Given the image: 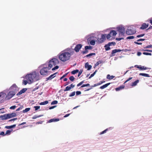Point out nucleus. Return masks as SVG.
Wrapping results in <instances>:
<instances>
[{
	"instance_id": "1",
	"label": "nucleus",
	"mask_w": 152,
	"mask_h": 152,
	"mask_svg": "<svg viewBox=\"0 0 152 152\" xmlns=\"http://www.w3.org/2000/svg\"><path fill=\"white\" fill-rule=\"evenodd\" d=\"M26 79L29 81V84H30L40 80L41 77L39 74L34 72L27 75L26 76Z\"/></svg>"
},
{
	"instance_id": "2",
	"label": "nucleus",
	"mask_w": 152,
	"mask_h": 152,
	"mask_svg": "<svg viewBox=\"0 0 152 152\" xmlns=\"http://www.w3.org/2000/svg\"><path fill=\"white\" fill-rule=\"evenodd\" d=\"M70 53L68 52H61L59 56V59L62 61H65L68 60L71 56Z\"/></svg>"
},
{
	"instance_id": "3",
	"label": "nucleus",
	"mask_w": 152,
	"mask_h": 152,
	"mask_svg": "<svg viewBox=\"0 0 152 152\" xmlns=\"http://www.w3.org/2000/svg\"><path fill=\"white\" fill-rule=\"evenodd\" d=\"M59 63V61L58 59L55 58H53L50 60L48 64V69H50L53 66H55Z\"/></svg>"
},
{
	"instance_id": "4",
	"label": "nucleus",
	"mask_w": 152,
	"mask_h": 152,
	"mask_svg": "<svg viewBox=\"0 0 152 152\" xmlns=\"http://www.w3.org/2000/svg\"><path fill=\"white\" fill-rule=\"evenodd\" d=\"M59 63V61L58 59L55 58H53L50 60L48 64V69H50L53 66H55Z\"/></svg>"
},
{
	"instance_id": "5",
	"label": "nucleus",
	"mask_w": 152,
	"mask_h": 152,
	"mask_svg": "<svg viewBox=\"0 0 152 152\" xmlns=\"http://www.w3.org/2000/svg\"><path fill=\"white\" fill-rule=\"evenodd\" d=\"M59 63V61L58 59L55 58H53L50 60L48 64V69H50L53 66H55Z\"/></svg>"
},
{
	"instance_id": "6",
	"label": "nucleus",
	"mask_w": 152,
	"mask_h": 152,
	"mask_svg": "<svg viewBox=\"0 0 152 152\" xmlns=\"http://www.w3.org/2000/svg\"><path fill=\"white\" fill-rule=\"evenodd\" d=\"M136 32L135 29L131 27L127 29L126 31V34L128 35L133 34L135 33Z\"/></svg>"
},
{
	"instance_id": "7",
	"label": "nucleus",
	"mask_w": 152,
	"mask_h": 152,
	"mask_svg": "<svg viewBox=\"0 0 152 152\" xmlns=\"http://www.w3.org/2000/svg\"><path fill=\"white\" fill-rule=\"evenodd\" d=\"M49 70L48 67H44L40 70V73L41 75H45L47 74L48 70Z\"/></svg>"
},
{
	"instance_id": "8",
	"label": "nucleus",
	"mask_w": 152,
	"mask_h": 152,
	"mask_svg": "<svg viewBox=\"0 0 152 152\" xmlns=\"http://www.w3.org/2000/svg\"><path fill=\"white\" fill-rule=\"evenodd\" d=\"M118 31L120 33V35L121 36H124L125 34V29L122 26H120L117 28Z\"/></svg>"
},
{
	"instance_id": "9",
	"label": "nucleus",
	"mask_w": 152,
	"mask_h": 152,
	"mask_svg": "<svg viewBox=\"0 0 152 152\" xmlns=\"http://www.w3.org/2000/svg\"><path fill=\"white\" fill-rule=\"evenodd\" d=\"M16 94L15 92H14L13 91H10L8 94L7 95L6 97L8 99H10L12 97Z\"/></svg>"
},
{
	"instance_id": "10",
	"label": "nucleus",
	"mask_w": 152,
	"mask_h": 152,
	"mask_svg": "<svg viewBox=\"0 0 152 152\" xmlns=\"http://www.w3.org/2000/svg\"><path fill=\"white\" fill-rule=\"evenodd\" d=\"M10 89L13 91L14 92H15L16 94L18 90V88L15 84L12 85L10 88Z\"/></svg>"
},
{
	"instance_id": "11",
	"label": "nucleus",
	"mask_w": 152,
	"mask_h": 152,
	"mask_svg": "<svg viewBox=\"0 0 152 152\" xmlns=\"http://www.w3.org/2000/svg\"><path fill=\"white\" fill-rule=\"evenodd\" d=\"M6 96L5 93L3 92H0V102L6 98Z\"/></svg>"
},
{
	"instance_id": "12",
	"label": "nucleus",
	"mask_w": 152,
	"mask_h": 152,
	"mask_svg": "<svg viewBox=\"0 0 152 152\" xmlns=\"http://www.w3.org/2000/svg\"><path fill=\"white\" fill-rule=\"evenodd\" d=\"M0 118H1L3 120L8 119L9 118L7 114H5L3 115H0Z\"/></svg>"
},
{
	"instance_id": "13",
	"label": "nucleus",
	"mask_w": 152,
	"mask_h": 152,
	"mask_svg": "<svg viewBox=\"0 0 152 152\" xmlns=\"http://www.w3.org/2000/svg\"><path fill=\"white\" fill-rule=\"evenodd\" d=\"M107 38V34H105L102 35L101 38L99 39V41L100 42H102L105 40L106 38Z\"/></svg>"
},
{
	"instance_id": "14",
	"label": "nucleus",
	"mask_w": 152,
	"mask_h": 152,
	"mask_svg": "<svg viewBox=\"0 0 152 152\" xmlns=\"http://www.w3.org/2000/svg\"><path fill=\"white\" fill-rule=\"evenodd\" d=\"M82 46L81 44H78L77 45L75 48V51L77 52H78L79 51V50L81 48Z\"/></svg>"
},
{
	"instance_id": "15",
	"label": "nucleus",
	"mask_w": 152,
	"mask_h": 152,
	"mask_svg": "<svg viewBox=\"0 0 152 152\" xmlns=\"http://www.w3.org/2000/svg\"><path fill=\"white\" fill-rule=\"evenodd\" d=\"M7 114L9 119L15 117L16 116V113H8Z\"/></svg>"
},
{
	"instance_id": "16",
	"label": "nucleus",
	"mask_w": 152,
	"mask_h": 152,
	"mask_svg": "<svg viewBox=\"0 0 152 152\" xmlns=\"http://www.w3.org/2000/svg\"><path fill=\"white\" fill-rule=\"evenodd\" d=\"M135 67H137L138 68L140 69L141 70H146L148 69L145 66H138L136 65L135 66Z\"/></svg>"
},
{
	"instance_id": "17",
	"label": "nucleus",
	"mask_w": 152,
	"mask_h": 152,
	"mask_svg": "<svg viewBox=\"0 0 152 152\" xmlns=\"http://www.w3.org/2000/svg\"><path fill=\"white\" fill-rule=\"evenodd\" d=\"M85 67L86 68H87L88 70H90L92 67V66L89 65L88 62L86 63L85 65Z\"/></svg>"
},
{
	"instance_id": "18",
	"label": "nucleus",
	"mask_w": 152,
	"mask_h": 152,
	"mask_svg": "<svg viewBox=\"0 0 152 152\" xmlns=\"http://www.w3.org/2000/svg\"><path fill=\"white\" fill-rule=\"evenodd\" d=\"M27 90V89L26 88H24L22 89L17 94V95L19 96L23 93H24L25 91Z\"/></svg>"
},
{
	"instance_id": "19",
	"label": "nucleus",
	"mask_w": 152,
	"mask_h": 152,
	"mask_svg": "<svg viewBox=\"0 0 152 152\" xmlns=\"http://www.w3.org/2000/svg\"><path fill=\"white\" fill-rule=\"evenodd\" d=\"M148 26V24H146L145 23H144L142 25V26L140 28L144 29L147 28Z\"/></svg>"
},
{
	"instance_id": "20",
	"label": "nucleus",
	"mask_w": 152,
	"mask_h": 152,
	"mask_svg": "<svg viewBox=\"0 0 152 152\" xmlns=\"http://www.w3.org/2000/svg\"><path fill=\"white\" fill-rule=\"evenodd\" d=\"M117 34V33L115 31L112 30L110 32V34L111 35V36L113 37L115 36Z\"/></svg>"
},
{
	"instance_id": "21",
	"label": "nucleus",
	"mask_w": 152,
	"mask_h": 152,
	"mask_svg": "<svg viewBox=\"0 0 152 152\" xmlns=\"http://www.w3.org/2000/svg\"><path fill=\"white\" fill-rule=\"evenodd\" d=\"M56 73H55L50 75L49 77L47 78V80L51 79L53 77H55L56 76Z\"/></svg>"
},
{
	"instance_id": "22",
	"label": "nucleus",
	"mask_w": 152,
	"mask_h": 152,
	"mask_svg": "<svg viewBox=\"0 0 152 152\" xmlns=\"http://www.w3.org/2000/svg\"><path fill=\"white\" fill-rule=\"evenodd\" d=\"M88 42L91 41V40H95V38L93 36H90L88 39Z\"/></svg>"
},
{
	"instance_id": "23",
	"label": "nucleus",
	"mask_w": 152,
	"mask_h": 152,
	"mask_svg": "<svg viewBox=\"0 0 152 152\" xmlns=\"http://www.w3.org/2000/svg\"><path fill=\"white\" fill-rule=\"evenodd\" d=\"M110 84V83H107V84H105L104 85L101 87H100V88L101 89H103L107 87Z\"/></svg>"
},
{
	"instance_id": "24",
	"label": "nucleus",
	"mask_w": 152,
	"mask_h": 152,
	"mask_svg": "<svg viewBox=\"0 0 152 152\" xmlns=\"http://www.w3.org/2000/svg\"><path fill=\"white\" fill-rule=\"evenodd\" d=\"M59 121V119H50L48 121L49 123H51L53 122L57 121Z\"/></svg>"
},
{
	"instance_id": "25",
	"label": "nucleus",
	"mask_w": 152,
	"mask_h": 152,
	"mask_svg": "<svg viewBox=\"0 0 152 152\" xmlns=\"http://www.w3.org/2000/svg\"><path fill=\"white\" fill-rule=\"evenodd\" d=\"M124 87V86H122L119 87L117 88H115V90L116 91H118L121 89H123Z\"/></svg>"
},
{
	"instance_id": "26",
	"label": "nucleus",
	"mask_w": 152,
	"mask_h": 152,
	"mask_svg": "<svg viewBox=\"0 0 152 152\" xmlns=\"http://www.w3.org/2000/svg\"><path fill=\"white\" fill-rule=\"evenodd\" d=\"M139 82V80H137L135 81L133 83L132 86H135L137 85V83H138Z\"/></svg>"
},
{
	"instance_id": "27",
	"label": "nucleus",
	"mask_w": 152,
	"mask_h": 152,
	"mask_svg": "<svg viewBox=\"0 0 152 152\" xmlns=\"http://www.w3.org/2000/svg\"><path fill=\"white\" fill-rule=\"evenodd\" d=\"M139 75L142 76H143L146 77H150L149 75L147 74H145V73H140L139 74Z\"/></svg>"
},
{
	"instance_id": "28",
	"label": "nucleus",
	"mask_w": 152,
	"mask_h": 152,
	"mask_svg": "<svg viewBox=\"0 0 152 152\" xmlns=\"http://www.w3.org/2000/svg\"><path fill=\"white\" fill-rule=\"evenodd\" d=\"M112 36H111V35L110 34V33L107 34V38L108 39H111L113 38Z\"/></svg>"
},
{
	"instance_id": "29",
	"label": "nucleus",
	"mask_w": 152,
	"mask_h": 152,
	"mask_svg": "<svg viewBox=\"0 0 152 152\" xmlns=\"http://www.w3.org/2000/svg\"><path fill=\"white\" fill-rule=\"evenodd\" d=\"M114 77V76L113 75L110 76V75H107V78L110 80L112 79H113Z\"/></svg>"
},
{
	"instance_id": "30",
	"label": "nucleus",
	"mask_w": 152,
	"mask_h": 152,
	"mask_svg": "<svg viewBox=\"0 0 152 152\" xmlns=\"http://www.w3.org/2000/svg\"><path fill=\"white\" fill-rule=\"evenodd\" d=\"M16 126V125L14 124L13 125L10 126H6L5 127V128L8 129H10L11 128H13L15 127Z\"/></svg>"
},
{
	"instance_id": "31",
	"label": "nucleus",
	"mask_w": 152,
	"mask_h": 152,
	"mask_svg": "<svg viewBox=\"0 0 152 152\" xmlns=\"http://www.w3.org/2000/svg\"><path fill=\"white\" fill-rule=\"evenodd\" d=\"M95 40H92L91 41H88V42H89L90 44L92 45H94L95 44Z\"/></svg>"
},
{
	"instance_id": "32",
	"label": "nucleus",
	"mask_w": 152,
	"mask_h": 152,
	"mask_svg": "<svg viewBox=\"0 0 152 152\" xmlns=\"http://www.w3.org/2000/svg\"><path fill=\"white\" fill-rule=\"evenodd\" d=\"M102 63V61H97L94 65V66L95 67L96 66H98L99 64Z\"/></svg>"
},
{
	"instance_id": "33",
	"label": "nucleus",
	"mask_w": 152,
	"mask_h": 152,
	"mask_svg": "<svg viewBox=\"0 0 152 152\" xmlns=\"http://www.w3.org/2000/svg\"><path fill=\"white\" fill-rule=\"evenodd\" d=\"M48 101H44L43 102H42L40 103H39V104L41 105L46 104H48Z\"/></svg>"
},
{
	"instance_id": "34",
	"label": "nucleus",
	"mask_w": 152,
	"mask_h": 152,
	"mask_svg": "<svg viewBox=\"0 0 152 152\" xmlns=\"http://www.w3.org/2000/svg\"><path fill=\"white\" fill-rule=\"evenodd\" d=\"M78 72H79V70L78 69H76V70L72 71L71 72V73L72 74H76V73H77Z\"/></svg>"
},
{
	"instance_id": "35",
	"label": "nucleus",
	"mask_w": 152,
	"mask_h": 152,
	"mask_svg": "<svg viewBox=\"0 0 152 152\" xmlns=\"http://www.w3.org/2000/svg\"><path fill=\"white\" fill-rule=\"evenodd\" d=\"M30 108H26L25 110H23V112L24 113H26L28 111L30 110Z\"/></svg>"
},
{
	"instance_id": "36",
	"label": "nucleus",
	"mask_w": 152,
	"mask_h": 152,
	"mask_svg": "<svg viewBox=\"0 0 152 152\" xmlns=\"http://www.w3.org/2000/svg\"><path fill=\"white\" fill-rule=\"evenodd\" d=\"M95 53H91L89 54H88L86 56V57H90L91 56H95Z\"/></svg>"
},
{
	"instance_id": "37",
	"label": "nucleus",
	"mask_w": 152,
	"mask_h": 152,
	"mask_svg": "<svg viewBox=\"0 0 152 152\" xmlns=\"http://www.w3.org/2000/svg\"><path fill=\"white\" fill-rule=\"evenodd\" d=\"M71 89V88L69 86H67L66 88L64 90V91H68L69 90Z\"/></svg>"
},
{
	"instance_id": "38",
	"label": "nucleus",
	"mask_w": 152,
	"mask_h": 152,
	"mask_svg": "<svg viewBox=\"0 0 152 152\" xmlns=\"http://www.w3.org/2000/svg\"><path fill=\"white\" fill-rule=\"evenodd\" d=\"M92 47L91 46H86L85 47V49L86 50H87L88 49H91Z\"/></svg>"
},
{
	"instance_id": "39",
	"label": "nucleus",
	"mask_w": 152,
	"mask_h": 152,
	"mask_svg": "<svg viewBox=\"0 0 152 152\" xmlns=\"http://www.w3.org/2000/svg\"><path fill=\"white\" fill-rule=\"evenodd\" d=\"M12 131V130H7L5 134V135L6 134H10V133Z\"/></svg>"
},
{
	"instance_id": "40",
	"label": "nucleus",
	"mask_w": 152,
	"mask_h": 152,
	"mask_svg": "<svg viewBox=\"0 0 152 152\" xmlns=\"http://www.w3.org/2000/svg\"><path fill=\"white\" fill-rule=\"evenodd\" d=\"M134 38V36H130L126 38L127 39H133Z\"/></svg>"
},
{
	"instance_id": "41",
	"label": "nucleus",
	"mask_w": 152,
	"mask_h": 152,
	"mask_svg": "<svg viewBox=\"0 0 152 152\" xmlns=\"http://www.w3.org/2000/svg\"><path fill=\"white\" fill-rule=\"evenodd\" d=\"M69 79L71 81H73L75 79V78L73 76H71L69 77Z\"/></svg>"
},
{
	"instance_id": "42",
	"label": "nucleus",
	"mask_w": 152,
	"mask_h": 152,
	"mask_svg": "<svg viewBox=\"0 0 152 152\" xmlns=\"http://www.w3.org/2000/svg\"><path fill=\"white\" fill-rule=\"evenodd\" d=\"M28 82L29 81H28L27 80H24L23 82V83L25 85H26L27 83H28L29 84Z\"/></svg>"
},
{
	"instance_id": "43",
	"label": "nucleus",
	"mask_w": 152,
	"mask_h": 152,
	"mask_svg": "<svg viewBox=\"0 0 152 152\" xmlns=\"http://www.w3.org/2000/svg\"><path fill=\"white\" fill-rule=\"evenodd\" d=\"M143 54L144 55H150V56L151 55V53L144 52V53H143Z\"/></svg>"
},
{
	"instance_id": "44",
	"label": "nucleus",
	"mask_w": 152,
	"mask_h": 152,
	"mask_svg": "<svg viewBox=\"0 0 152 152\" xmlns=\"http://www.w3.org/2000/svg\"><path fill=\"white\" fill-rule=\"evenodd\" d=\"M75 91L72 92L69 95L70 97H71L75 96Z\"/></svg>"
},
{
	"instance_id": "45",
	"label": "nucleus",
	"mask_w": 152,
	"mask_h": 152,
	"mask_svg": "<svg viewBox=\"0 0 152 152\" xmlns=\"http://www.w3.org/2000/svg\"><path fill=\"white\" fill-rule=\"evenodd\" d=\"M58 103V101H53L51 103V104H56L57 103Z\"/></svg>"
},
{
	"instance_id": "46",
	"label": "nucleus",
	"mask_w": 152,
	"mask_h": 152,
	"mask_svg": "<svg viewBox=\"0 0 152 152\" xmlns=\"http://www.w3.org/2000/svg\"><path fill=\"white\" fill-rule=\"evenodd\" d=\"M107 130V129H106L104 131H103L102 132H101L100 134H103L106 133V132Z\"/></svg>"
},
{
	"instance_id": "47",
	"label": "nucleus",
	"mask_w": 152,
	"mask_h": 152,
	"mask_svg": "<svg viewBox=\"0 0 152 152\" xmlns=\"http://www.w3.org/2000/svg\"><path fill=\"white\" fill-rule=\"evenodd\" d=\"M59 68V66H56L54 68H53L52 69V70L53 71L56 69H58Z\"/></svg>"
},
{
	"instance_id": "48",
	"label": "nucleus",
	"mask_w": 152,
	"mask_h": 152,
	"mask_svg": "<svg viewBox=\"0 0 152 152\" xmlns=\"http://www.w3.org/2000/svg\"><path fill=\"white\" fill-rule=\"evenodd\" d=\"M90 85L89 84H83L82 86L81 87H83L86 86H89Z\"/></svg>"
},
{
	"instance_id": "49",
	"label": "nucleus",
	"mask_w": 152,
	"mask_h": 152,
	"mask_svg": "<svg viewBox=\"0 0 152 152\" xmlns=\"http://www.w3.org/2000/svg\"><path fill=\"white\" fill-rule=\"evenodd\" d=\"M4 108H2L0 109V112L1 113H5V112L3 110Z\"/></svg>"
},
{
	"instance_id": "50",
	"label": "nucleus",
	"mask_w": 152,
	"mask_h": 152,
	"mask_svg": "<svg viewBox=\"0 0 152 152\" xmlns=\"http://www.w3.org/2000/svg\"><path fill=\"white\" fill-rule=\"evenodd\" d=\"M117 50H116V49H115V50H113L112 52V54H115V53H117Z\"/></svg>"
},
{
	"instance_id": "51",
	"label": "nucleus",
	"mask_w": 152,
	"mask_h": 152,
	"mask_svg": "<svg viewBox=\"0 0 152 152\" xmlns=\"http://www.w3.org/2000/svg\"><path fill=\"white\" fill-rule=\"evenodd\" d=\"M40 107L39 106H35L34 107V108H35V110H37L38 109H39Z\"/></svg>"
},
{
	"instance_id": "52",
	"label": "nucleus",
	"mask_w": 152,
	"mask_h": 152,
	"mask_svg": "<svg viewBox=\"0 0 152 152\" xmlns=\"http://www.w3.org/2000/svg\"><path fill=\"white\" fill-rule=\"evenodd\" d=\"M111 44H113V45H114L115 44V42H110V43H108V45L109 46H110Z\"/></svg>"
},
{
	"instance_id": "53",
	"label": "nucleus",
	"mask_w": 152,
	"mask_h": 152,
	"mask_svg": "<svg viewBox=\"0 0 152 152\" xmlns=\"http://www.w3.org/2000/svg\"><path fill=\"white\" fill-rule=\"evenodd\" d=\"M83 83V81H82L81 82H80V83H78L77 85V86H81V85H82V84Z\"/></svg>"
},
{
	"instance_id": "54",
	"label": "nucleus",
	"mask_w": 152,
	"mask_h": 152,
	"mask_svg": "<svg viewBox=\"0 0 152 152\" xmlns=\"http://www.w3.org/2000/svg\"><path fill=\"white\" fill-rule=\"evenodd\" d=\"M144 35H145L144 34H140V35H137V37H138V38L139 37H143Z\"/></svg>"
},
{
	"instance_id": "55",
	"label": "nucleus",
	"mask_w": 152,
	"mask_h": 152,
	"mask_svg": "<svg viewBox=\"0 0 152 152\" xmlns=\"http://www.w3.org/2000/svg\"><path fill=\"white\" fill-rule=\"evenodd\" d=\"M43 115H39L38 116H37V117H36L35 116H34L33 118H32L33 119H35L36 118H39V117H41Z\"/></svg>"
},
{
	"instance_id": "56",
	"label": "nucleus",
	"mask_w": 152,
	"mask_h": 152,
	"mask_svg": "<svg viewBox=\"0 0 152 152\" xmlns=\"http://www.w3.org/2000/svg\"><path fill=\"white\" fill-rule=\"evenodd\" d=\"M16 107V106H13L11 107H10V109H14Z\"/></svg>"
},
{
	"instance_id": "57",
	"label": "nucleus",
	"mask_w": 152,
	"mask_h": 152,
	"mask_svg": "<svg viewBox=\"0 0 152 152\" xmlns=\"http://www.w3.org/2000/svg\"><path fill=\"white\" fill-rule=\"evenodd\" d=\"M76 94L77 95H80L81 94V92L80 91H77L76 92Z\"/></svg>"
},
{
	"instance_id": "58",
	"label": "nucleus",
	"mask_w": 152,
	"mask_h": 152,
	"mask_svg": "<svg viewBox=\"0 0 152 152\" xmlns=\"http://www.w3.org/2000/svg\"><path fill=\"white\" fill-rule=\"evenodd\" d=\"M17 119V118H14L12 119H11L9 120V121L10 122V121H14L16 120Z\"/></svg>"
},
{
	"instance_id": "59",
	"label": "nucleus",
	"mask_w": 152,
	"mask_h": 152,
	"mask_svg": "<svg viewBox=\"0 0 152 152\" xmlns=\"http://www.w3.org/2000/svg\"><path fill=\"white\" fill-rule=\"evenodd\" d=\"M83 71L80 70V72H79V73L78 75V77H79L82 74V72Z\"/></svg>"
},
{
	"instance_id": "60",
	"label": "nucleus",
	"mask_w": 152,
	"mask_h": 152,
	"mask_svg": "<svg viewBox=\"0 0 152 152\" xmlns=\"http://www.w3.org/2000/svg\"><path fill=\"white\" fill-rule=\"evenodd\" d=\"M132 77H130L129 78H128V79L125 82V83H126V82H127L130 80H131L132 79Z\"/></svg>"
},
{
	"instance_id": "61",
	"label": "nucleus",
	"mask_w": 152,
	"mask_h": 152,
	"mask_svg": "<svg viewBox=\"0 0 152 152\" xmlns=\"http://www.w3.org/2000/svg\"><path fill=\"white\" fill-rule=\"evenodd\" d=\"M123 38H116V40H117L118 41H120L121 39H123Z\"/></svg>"
},
{
	"instance_id": "62",
	"label": "nucleus",
	"mask_w": 152,
	"mask_h": 152,
	"mask_svg": "<svg viewBox=\"0 0 152 152\" xmlns=\"http://www.w3.org/2000/svg\"><path fill=\"white\" fill-rule=\"evenodd\" d=\"M88 52V51L87 50H86V51H83L82 52V53L83 54H86V53H87Z\"/></svg>"
},
{
	"instance_id": "63",
	"label": "nucleus",
	"mask_w": 152,
	"mask_h": 152,
	"mask_svg": "<svg viewBox=\"0 0 152 152\" xmlns=\"http://www.w3.org/2000/svg\"><path fill=\"white\" fill-rule=\"evenodd\" d=\"M67 74H66L64 75L62 77H61V78H60V79L61 80L62 79H63L64 77H65V76H66V75H67Z\"/></svg>"
},
{
	"instance_id": "64",
	"label": "nucleus",
	"mask_w": 152,
	"mask_h": 152,
	"mask_svg": "<svg viewBox=\"0 0 152 152\" xmlns=\"http://www.w3.org/2000/svg\"><path fill=\"white\" fill-rule=\"evenodd\" d=\"M152 46V45H149L148 46H147L145 48H151Z\"/></svg>"
}]
</instances>
